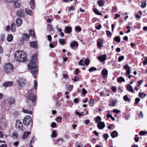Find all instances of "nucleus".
<instances>
[{"instance_id":"1","label":"nucleus","mask_w":147,"mask_h":147,"mask_svg":"<svg viewBox=\"0 0 147 147\" xmlns=\"http://www.w3.org/2000/svg\"><path fill=\"white\" fill-rule=\"evenodd\" d=\"M26 57V53L22 51H17L15 53V59L19 62L28 61V59Z\"/></svg>"},{"instance_id":"2","label":"nucleus","mask_w":147,"mask_h":147,"mask_svg":"<svg viewBox=\"0 0 147 147\" xmlns=\"http://www.w3.org/2000/svg\"><path fill=\"white\" fill-rule=\"evenodd\" d=\"M28 67L30 69L32 70L31 72L34 78H35L36 74L38 73V71L36 69V63H34L31 62V63L28 65Z\"/></svg>"},{"instance_id":"3","label":"nucleus","mask_w":147,"mask_h":147,"mask_svg":"<svg viewBox=\"0 0 147 147\" xmlns=\"http://www.w3.org/2000/svg\"><path fill=\"white\" fill-rule=\"evenodd\" d=\"M36 97L32 93H30V94H28V99L31 101V103L30 102L29 104V106H33L35 105V102L36 101Z\"/></svg>"},{"instance_id":"4","label":"nucleus","mask_w":147,"mask_h":147,"mask_svg":"<svg viewBox=\"0 0 147 147\" xmlns=\"http://www.w3.org/2000/svg\"><path fill=\"white\" fill-rule=\"evenodd\" d=\"M13 65L11 63H6L4 65V69L5 71L7 73L12 72L13 70Z\"/></svg>"},{"instance_id":"5","label":"nucleus","mask_w":147,"mask_h":147,"mask_svg":"<svg viewBox=\"0 0 147 147\" xmlns=\"http://www.w3.org/2000/svg\"><path fill=\"white\" fill-rule=\"evenodd\" d=\"M31 122V118L29 115L26 116L23 120V123L25 125H28Z\"/></svg>"},{"instance_id":"6","label":"nucleus","mask_w":147,"mask_h":147,"mask_svg":"<svg viewBox=\"0 0 147 147\" xmlns=\"http://www.w3.org/2000/svg\"><path fill=\"white\" fill-rule=\"evenodd\" d=\"M16 126L17 128L21 129L22 131L24 130L23 128V125L22 123L19 120H17L16 121Z\"/></svg>"},{"instance_id":"7","label":"nucleus","mask_w":147,"mask_h":147,"mask_svg":"<svg viewBox=\"0 0 147 147\" xmlns=\"http://www.w3.org/2000/svg\"><path fill=\"white\" fill-rule=\"evenodd\" d=\"M19 87L24 86L26 83V80L24 78H20L17 81Z\"/></svg>"},{"instance_id":"8","label":"nucleus","mask_w":147,"mask_h":147,"mask_svg":"<svg viewBox=\"0 0 147 147\" xmlns=\"http://www.w3.org/2000/svg\"><path fill=\"white\" fill-rule=\"evenodd\" d=\"M25 13L24 9H20L17 13V15L20 17H22L24 16Z\"/></svg>"},{"instance_id":"9","label":"nucleus","mask_w":147,"mask_h":147,"mask_svg":"<svg viewBox=\"0 0 147 147\" xmlns=\"http://www.w3.org/2000/svg\"><path fill=\"white\" fill-rule=\"evenodd\" d=\"M98 60L100 62H103L107 59V56L106 54L100 55L98 57Z\"/></svg>"},{"instance_id":"10","label":"nucleus","mask_w":147,"mask_h":147,"mask_svg":"<svg viewBox=\"0 0 147 147\" xmlns=\"http://www.w3.org/2000/svg\"><path fill=\"white\" fill-rule=\"evenodd\" d=\"M97 127L100 129H103L105 127V124L103 122L100 121L97 124Z\"/></svg>"},{"instance_id":"11","label":"nucleus","mask_w":147,"mask_h":147,"mask_svg":"<svg viewBox=\"0 0 147 147\" xmlns=\"http://www.w3.org/2000/svg\"><path fill=\"white\" fill-rule=\"evenodd\" d=\"M124 69H126V76L129 75L130 73V67H129V65L127 64L124 66Z\"/></svg>"},{"instance_id":"12","label":"nucleus","mask_w":147,"mask_h":147,"mask_svg":"<svg viewBox=\"0 0 147 147\" xmlns=\"http://www.w3.org/2000/svg\"><path fill=\"white\" fill-rule=\"evenodd\" d=\"M108 73V70L106 69H104L102 70L101 74L103 78H105L107 76Z\"/></svg>"},{"instance_id":"13","label":"nucleus","mask_w":147,"mask_h":147,"mask_svg":"<svg viewBox=\"0 0 147 147\" xmlns=\"http://www.w3.org/2000/svg\"><path fill=\"white\" fill-rule=\"evenodd\" d=\"M65 32L67 34L71 33L72 31V28L71 27L67 26L65 28Z\"/></svg>"},{"instance_id":"14","label":"nucleus","mask_w":147,"mask_h":147,"mask_svg":"<svg viewBox=\"0 0 147 147\" xmlns=\"http://www.w3.org/2000/svg\"><path fill=\"white\" fill-rule=\"evenodd\" d=\"M14 6L16 7L19 8L21 7L20 0H16L14 3Z\"/></svg>"},{"instance_id":"15","label":"nucleus","mask_w":147,"mask_h":147,"mask_svg":"<svg viewBox=\"0 0 147 147\" xmlns=\"http://www.w3.org/2000/svg\"><path fill=\"white\" fill-rule=\"evenodd\" d=\"M78 42L77 41H74L71 42L70 44V47L72 48H73L74 47H78Z\"/></svg>"},{"instance_id":"16","label":"nucleus","mask_w":147,"mask_h":147,"mask_svg":"<svg viewBox=\"0 0 147 147\" xmlns=\"http://www.w3.org/2000/svg\"><path fill=\"white\" fill-rule=\"evenodd\" d=\"M8 103L10 105H12L15 102V99L13 98H9L8 99Z\"/></svg>"},{"instance_id":"17","label":"nucleus","mask_w":147,"mask_h":147,"mask_svg":"<svg viewBox=\"0 0 147 147\" xmlns=\"http://www.w3.org/2000/svg\"><path fill=\"white\" fill-rule=\"evenodd\" d=\"M30 134V132H25L23 134V136H22V138L23 139H26L29 136V135Z\"/></svg>"},{"instance_id":"18","label":"nucleus","mask_w":147,"mask_h":147,"mask_svg":"<svg viewBox=\"0 0 147 147\" xmlns=\"http://www.w3.org/2000/svg\"><path fill=\"white\" fill-rule=\"evenodd\" d=\"M22 22V21L21 19L20 18H18L16 20V25L18 27L20 26Z\"/></svg>"},{"instance_id":"19","label":"nucleus","mask_w":147,"mask_h":147,"mask_svg":"<svg viewBox=\"0 0 147 147\" xmlns=\"http://www.w3.org/2000/svg\"><path fill=\"white\" fill-rule=\"evenodd\" d=\"M97 46L99 48L102 46V40L100 39H98L97 41Z\"/></svg>"},{"instance_id":"20","label":"nucleus","mask_w":147,"mask_h":147,"mask_svg":"<svg viewBox=\"0 0 147 147\" xmlns=\"http://www.w3.org/2000/svg\"><path fill=\"white\" fill-rule=\"evenodd\" d=\"M13 84V83L12 82L8 81L4 83L3 85L5 87L9 86H12Z\"/></svg>"},{"instance_id":"21","label":"nucleus","mask_w":147,"mask_h":147,"mask_svg":"<svg viewBox=\"0 0 147 147\" xmlns=\"http://www.w3.org/2000/svg\"><path fill=\"white\" fill-rule=\"evenodd\" d=\"M22 39L23 40H27L30 38L29 35L26 34H22Z\"/></svg>"},{"instance_id":"22","label":"nucleus","mask_w":147,"mask_h":147,"mask_svg":"<svg viewBox=\"0 0 147 147\" xmlns=\"http://www.w3.org/2000/svg\"><path fill=\"white\" fill-rule=\"evenodd\" d=\"M127 89L128 91L133 92L134 90L132 86L130 84H127Z\"/></svg>"},{"instance_id":"23","label":"nucleus","mask_w":147,"mask_h":147,"mask_svg":"<svg viewBox=\"0 0 147 147\" xmlns=\"http://www.w3.org/2000/svg\"><path fill=\"white\" fill-rule=\"evenodd\" d=\"M118 135V132L116 131H113L111 134L112 137L114 138L117 137Z\"/></svg>"},{"instance_id":"24","label":"nucleus","mask_w":147,"mask_h":147,"mask_svg":"<svg viewBox=\"0 0 147 147\" xmlns=\"http://www.w3.org/2000/svg\"><path fill=\"white\" fill-rule=\"evenodd\" d=\"M37 61V56L36 55H33L32 58L31 62L34 63H36V62Z\"/></svg>"},{"instance_id":"25","label":"nucleus","mask_w":147,"mask_h":147,"mask_svg":"<svg viewBox=\"0 0 147 147\" xmlns=\"http://www.w3.org/2000/svg\"><path fill=\"white\" fill-rule=\"evenodd\" d=\"M26 14L30 16H32L33 14V12L32 11L28 8L26 9Z\"/></svg>"},{"instance_id":"26","label":"nucleus","mask_w":147,"mask_h":147,"mask_svg":"<svg viewBox=\"0 0 147 147\" xmlns=\"http://www.w3.org/2000/svg\"><path fill=\"white\" fill-rule=\"evenodd\" d=\"M30 44L31 47L34 48H36L37 45V42L36 41L30 42Z\"/></svg>"},{"instance_id":"27","label":"nucleus","mask_w":147,"mask_h":147,"mask_svg":"<svg viewBox=\"0 0 147 147\" xmlns=\"http://www.w3.org/2000/svg\"><path fill=\"white\" fill-rule=\"evenodd\" d=\"M34 0H31L30 3V6L31 8L32 9H33L34 8Z\"/></svg>"},{"instance_id":"28","label":"nucleus","mask_w":147,"mask_h":147,"mask_svg":"<svg viewBox=\"0 0 147 147\" xmlns=\"http://www.w3.org/2000/svg\"><path fill=\"white\" fill-rule=\"evenodd\" d=\"M13 38V36L11 34H9L7 37V40L9 42H10L12 40Z\"/></svg>"},{"instance_id":"29","label":"nucleus","mask_w":147,"mask_h":147,"mask_svg":"<svg viewBox=\"0 0 147 147\" xmlns=\"http://www.w3.org/2000/svg\"><path fill=\"white\" fill-rule=\"evenodd\" d=\"M11 30L13 32L16 31V25L14 23H12L11 25Z\"/></svg>"},{"instance_id":"30","label":"nucleus","mask_w":147,"mask_h":147,"mask_svg":"<svg viewBox=\"0 0 147 147\" xmlns=\"http://www.w3.org/2000/svg\"><path fill=\"white\" fill-rule=\"evenodd\" d=\"M93 11L94 13L96 15H102V13L99 12L98 10L96 8H94Z\"/></svg>"},{"instance_id":"31","label":"nucleus","mask_w":147,"mask_h":147,"mask_svg":"<svg viewBox=\"0 0 147 147\" xmlns=\"http://www.w3.org/2000/svg\"><path fill=\"white\" fill-rule=\"evenodd\" d=\"M22 111L25 113H28L30 115H31L32 113V112L31 111L28 110L23 109L22 110Z\"/></svg>"},{"instance_id":"32","label":"nucleus","mask_w":147,"mask_h":147,"mask_svg":"<svg viewBox=\"0 0 147 147\" xmlns=\"http://www.w3.org/2000/svg\"><path fill=\"white\" fill-rule=\"evenodd\" d=\"M95 119L96 120L95 122L96 123H98V122H100L102 120L101 118L99 116H97L96 118H95Z\"/></svg>"},{"instance_id":"33","label":"nucleus","mask_w":147,"mask_h":147,"mask_svg":"<svg viewBox=\"0 0 147 147\" xmlns=\"http://www.w3.org/2000/svg\"><path fill=\"white\" fill-rule=\"evenodd\" d=\"M29 33L31 36L33 37V38H35L36 36L35 34L34 31V30H30L29 31Z\"/></svg>"},{"instance_id":"34","label":"nucleus","mask_w":147,"mask_h":147,"mask_svg":"<svg viewBox=\"0 0 147 147\" xmlns=\"http://www.w3.org/2000/svg\"><path fill=\"white\" fill-rule=\"evenodd\" d=\"M117 81L118 82H125L124 79L121 76H120L118 78Z\"/></svg>"},{"instance_id":"35","label":"nucleus","mask_w":147,"mask_h":147,"mask_svg":"<svg viewBox=\"0 0 147 147\" xmlns=\"http://www.w3.org/2000/svg\"><path fill=\"white\" fill-rule=\"evenodd\" d=\"M97 3L100 7L103 6H104V1L103 0H100L98 1Z\"/></svg>"},{"instance_id":"36","label":"nucleus","mask_w":147,"mask_h":147,"mask_svg":"<svg viewBox=\"0 0 147 147\" xmlns=\"http://www.w3.org/2000/svg\"><path fill=\"white\" fill-rule=\"evenodd\" d=\"M117 102V100H113L112 101V102L111 104H109V106L111 107H114L116 103Z\"/></svg>"},{"instance_id":"37","label":"nucleus","mask_w":147,"mask_h":147,"mask_svg":"<svg viewBox=\"0 0 147 147\" xmlns=\"http://www.w3.org/2000/svg\"><path fill=\"white\" fill-rule=\"evenodd\" d=\"M59 41L60 43L63 45H64L65 44V42L64 40L63 39H59Z\"/></svg>"},{"instance_id":"38","label":"nucleus","mask_w":147,"mask_h":147,"mask_svg":"<svg viewBox=\"0 0 147 147\" xmlns=\"http://www.w3.org/2000/svg\"><path fill=\"white\" fill-rule=\"evenodd\" d=\"M12 137L14 138H17L19 136V135L17 132H14L12 135Z\"/></svg>"},{"instance_id":"39","label":"nucleus","mask_w":147,"mask_h":147,"mask_svg":"<svg viewBox=\"0 0 147 147\" xmlns=\"http://www.w3.org/2000/svg\"><path fill=\"white\" fill-rule=\"evenodd\" d=\"M102 136L103 138L105 140H107L109 137V136L108 134L106 133L104 134Z\"/></svg>"},{"instance_id":"40","label":"nucleus","mask_w":147,"mask_h":147,"mask_svg":"<svg viewBox=\"0 0 147 147\" xmlns=\"http://www.w3.org/2000/svg\"><path fill=\"white\" fill-rule=\"evenodd\" d=\"M145 94L143 93H139V96L141 98H144L146 96Z\"/></svg>"},{"instance_id":"41","label":"nucleus","mask_w":147,"mask_h":147,"mask_svg":"<svg viewBox=\"0 0 147 147\" xmlns=\"http://www.w3.org/2000/svg\"><path fill=\"white\" fill-rule=\"evenodd\" d=\"M85 63L84 61L82 59L80 60L79 62V65H85Z\"/></svg>"},{"instance_id":"42","label":"nucleus","mask_w":147,"mask_h":147,"mask_svg":"<svg viewBox=\"0 0 147 147\" xmlns=\"http://www.w3.org/2000/svg\"><path fill=\"white\" fill-rule=\"evenodd\" d=\"M97 69L94 67H92L89 69L88 71L90 72L96 70Z\"/></svg>"},{"instance_id":"43","label":"nucleus","mask_w":147,"mask_h":147,"mask_svg":"<svg viewBox=\"0 0 147 147\" xmlns=\"http://www.w3.org/2000/svg\"><path fill=\"white\" fill-rule=\"evenodd\" d=\"M47 29L50 31H52L53 30L52 26L50 24H49L47 25Z\"/></svg>"},{"instance_id":"44","label":"nucleus","mask_w":147,"mask_h":147,"mask_svg":"<svg viewBox=\"0 0 147 147\" xmlns=\"http://www.w3.org/2000/svg\"><path fill=\"white\" fill-rule=\"evenodd\" d=\"M57 136V134L56 131L55 130L53 131L51 137L52 138H55Z\"/></svg>"},{"instance_id":"45","label":"nucleus","mask_w":147,"mask_h":147,"mask_svg":"<svg viewBox=\"0 0 147 147\" xmlns=\"http://www.w3.org/2000/svg\"><path fill=\"white\" fill-rule=\"evenodd\" d=\"M114 40L115 41L117 42H119L120 41V38L118 36L115 37L114 38Z\"/></svg>"},{"instance_id":"46","label":"nucleus","mask_w":147,"mask_h":147,"mask_svg":"<svg viewBox=\"0 0 147 147\" xmlns=\"http://www.w3.org/2000/svg\"><path fill=\"white\" fill-rule=\"evenodd\" d=\"M139 134L140 135L143 136L147 134V131H141L139 132Z\"/></svg>"},{"instance_id":"47","label":"nucleus","mask_w":147,"mask_h":147,"mask_svg":"<svg viewBox=\"0 0 147 147\" xmlns=\"http://www.w3.org/2000/svg\"><path fill=\"white\" fill-rule=\"evenodd\" d=\"M146 4L145 2L143 1L141 3V7L142 8H145L146 6Z\"/></svg>"},{"instance_id":"48","label":"nucleus","mask_w":147,"mask_h":147,"mask_svg":"<svg viewBox=\"0 0 147 147\" xmlns=\"http://www.w3.org/2000/svg\"><path fill=\"white\" fill-rule=\"evenodd\" d=\"M74 79H72V80H74V82H76V81H78L79 80V76H75L74 77Z\"/></svg>"},{"instance_id":"49","label":"nucleus","mask_w":147,"mask_h":147,"mask_svg":"<svg viewBox=\"0 0 147 147\" xmlns=\"http://www.w3.org/2000/svg\"><path fill=\"white\" fill-rule=\"evenodd\" d=\"M124 57L123 56H120L119 57L118 59V61L119 62H121L124 59Z\"/></svg>"},{"instance_id":"50","label":"nucleus","mask_w":147,"mask_h":147,"mask_svg":"<svg viewBox=\"0 0 147 147\" xmlns=\"http://www.w3.org/2000/svg\"><path fill=\"white\" fill-rule=\"evenodd\" d=\"M75 30L77 31L78 32H80L81 31L82 29L80 27L78 26L77 27H75Z\"/></svg>"},{"instance_id":"51","label":"nucleus","mask_w":147,"mask_h":147,"mask_svg":"<svg viewBox=\"0 0 147 147\" xmlns=\"http://www.w3.org/2000/svg\"><path fill=\"white\" fill-rule=\"evenodd\" d=\"M107 35L108 36L111 37L112 35L110 31L107 30L106 31Z\"/></svg>"},{"instance_id":"52","label":"nucleus","mask_w":147,"mask_h":147,"mask_svg":"<svg viewBox=\"0 0 147 147\" xmlns=\"http://www.w3.org/2000/svg\"><path fill=\"white\" fill-rule=\"evenodd\" d=\"M123 99L125 101H130L129 99L128 98L127 95H125L123 96Z\"/></svg>"},{"instance_id":"53","label":"nucleus","mask_w":147,"mask_h":147,"mask_svg":"<svg viewBox=\"0 0 147 147\" xmlns=\"http://www.w3.org/2000/svg\"><path fill=\"white\" fill-rule=\"evenodd\" d=\"M5 35L4 34H2L0 35V40L1 41H3Z\"/></svg>"},{"instance_id":"54","label":"nucleus","mask_w":147,"mask_h":147,"mask_svg":"<svg viewBox=\"0 0 147 147\" xmlns=\"http://www.w3.org/2000/svg\"><path fill=\"white\" fill-rule=\"evenodd\" d=\"M84 62L85 63V64L86 65H88L90 63V61L88 59H86Z\"/></svg>"},{"instance_id":"55","label":"nucleus","mask_w":147,"mask_h":147,"mask_svg":"<svg viewBox=\"0 0 147 147\" xmlns=\"http://www.w3.org/2000/svg\"><path fill=\"white\" fill-rule=\"evenodd\" d=\"M34 87L35 90H36L37 88V84L36 80H34Z\"/></svg>"},{"instance_id":"56","label":"nucleus","mask_w":147,"mask_h":147,"mask_svg":"<svg viewBox=\"0 0 147 147\" xmlns=\"http://www.w3.org/2000/svg\"><path fill=\"white\" fill-rule=\"evenodd\" d=\"M73 88V86L72 85H69L67 88L68 90H69V91L71 90H72Z\"/></svg>"},{"instance_id":"57","label":"nucleus","mask_w":147,"mask_h":147,"mask_svg":"<svg viewBox=\"0 0 147 147\" xmlns=\"http://www.w3.org/2000/svg\"><path fill=\"white\" fill-rule=\"evenodd\" d=\"M52 38L50 35L47 36V40L49 41L50 42H51Z\"/></svg>"},{"instance_id":"58","label":"nucleus","mask_w":147,"mask_h":147,"mask_svg":"<svg viewBox=\"0 0 147 147\" xmlns=\"http://www.w3.org/2000/svg\"><path fill=\"white\" fill-rule=\"evenodd\" d=\"M113 112L115 113H120L121 112V111L120 110L118 109H114L113 110Z\"/></svg>"},{"instance_id":"59","label":"nucleus","mask_w":147,"mask_h":147,"mask_svg":"<svg viewBox=\"0 0 147 147\" xmlns=\"http://www.w3.org/2000/svg\"><path fill=\"white\" fill-rule=\"evenodd\" d=\"M82 94L83 95H84L87 93V91L84 88L82 89Z\"/></svg>"},{"instance_id":"60","label":"nucleus","mask_w":147,"mask_h":147,"mask_svg":"<svg viewBox=\"0 0 147 147\" xmlns=\"http://www.w3.org/2000/svg\"><path fill=\"white\" fill-rule=\"evenodd\" d=\"M75 113L78 115L79 116L84 115V114L83 112H81V114L79 112L77 111H76L75 112Z\"/></svg>"},{"instance_id":"61","label":"nucleus","mask_w":147,"mask_h":147,"mask_svg":"<svg viewBox=\"0 0 147 147\" xmlns=\"http://www.w3.org/2000/svg\"><path fill=\"white\" fill-rule=\"evenodd\" d=\"M143 117V115L142 111H141L138 116V117L140 118H142Z\"/></svg>"},{"instance_id":"62","label":"nucleus","mask_w":147,"mask_h":147,"mask_svg":"<svg viewBox=\"0 0 147 147\" xmlns=\"http://www.w3.org/2000/svg\"><path fill=\"white\" fill-rule=\"evenodd\" d=\"M62 119V118L60 117H58L56 120L57 122H61V120Z\"/></svg>"},{"instance_id":"63","label":"nucleus","mask_w":147,"mask_h":147,"mask_svg":"<svg viewBox=\"0 0 147 147\" xmlns=\"http://www.w3.org/2000/svg\"><path fill=\"white\" fill-rule=\"evenodd\" d=\"M143 64L144 65H146L147 64V57H146L144 60L143 61Z\"/></svg>"},{"instance_id":"64","label":"nucleus","mask_w":147,"mask_h":147,"mask_svg":"<svg viewBox=\"0 0 147 147\" xmlns=\"http://www.w3.org/2000/svg\"><path fill=\"white\" fill-rule=\"evenodd\" d=\"M19 142L18 141L14 142L13 143V145L15 146H17L19 144Z\"/></svg>"}]
</instances>
